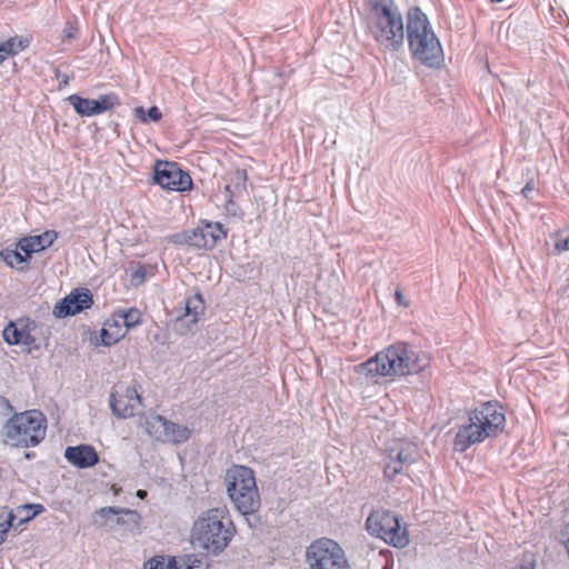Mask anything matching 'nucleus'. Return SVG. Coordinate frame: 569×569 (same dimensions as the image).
Returning <instances> with one entry per match:
<instances>
[{"label": "nucleus", "instance_id": "f257e3e1", "mask_svg": "<svg viewBox=\"0 0 569 569\" xmlns=\"http://www.w3.org/2000/svg\"><path fill=\"white\" fill-rule=\"evenodd\" d=\"M368 34L385 51L405 48L406 21L396 0H363Z\"/></svg>", "mask_w": 569, "mask_h": 569}, {"label": "nucleus", "instance_id": "f03ea898", "mask_svg": "<svg viewBox=\"0 0 569 569\" xmlns=\"http://www.w3.org/2000/svg\"><path fill=\"white\" fill-rule=\"evenodd\" d=\"M406 40L413 61L429 69H440L445 62L441 42L428 16L420 7L409 8L406 16Z\"/></svg>", "mask_w": 569, "mask_h": 569}, {"label": "nucleus", "instance_id": "7ed1b4c3", "mask_svg": "<svg viewBox=\"0 0 569 569\" xmlns=\"http://www.w3.org/2000/svg\"><path fill=\"white\" fill-rule=\"evenodd\" d=\"M227 495L236 510L252 530H260L262 522L257 515L261 507L254 471L246 466H233L226 473Z\"/></svg>", "mask_w": 569, "mask_h": 569}, {"label": "nucleus", "instance_id": "20e7f679", "mask_svg": "<svg viewBox=\"0 0 569 569\" xmlns=\"http://www.w3.org/2000/svg\"><path fill=\"white\" fill-rule=\"evenodd\" d=\"M234 535L236 527L229 512L222 508H211L193 522L191 542L208 555L219 556Z\"/></svg>", "mask_w": 569, "mask_h": 569}, {"label": "nucleus", "instance_id": "39448f33", "mask_svg": "<svg viewBox=\"0 0 569 569\" xmlns=\"http://www.w3.org/2000/svg\"><path fill=\"white\" fill-rule=\"evenodd\" d=\"M47 433V418L40 410L13 413L3 425V442L16 448L38 446Z\"/></svg>", "mask_w": 569, "mask_h": 569}, {"label": "nucleus", "instance_id": "423d86ee", "mask_svg": "<svg viewBox=\"0 0 569 569\" xmlns=\"http://www.w3.org/2000/svg\"><path fill=\"white\" fill-rule=\"evenodd\" d=\"M367 531L387 543L403 548L409 543L408 531L401 528L399 517L389 510H376L370 512L366 520Z\"/></svg>", "mask_w": 569, "mask_h": 569}, {"label": "nucleus", "instance_id": "0eeeda50", "mask_svg": "<svg viewBox=\"0 0 569 569\" xmlns=\"http://www.w3.org/2000/svg\"><path fill=\"white\" fill-rule=\"evenodd\" d=\"M309 569H351L342 547L330 538H320L306 549Z\"/></svg>", "mask_w": 569, "mask_h": 569}, {"label": "nucleus", "instance_id": "6e6552de", "mask_svg": "<svg viewBox=\"0 0 569 569\" xmlns=\"http://www.w3.org/2000/svg\"><path fill=\"white\" fill-rule=\"evenodd\" d=\"M399 378L418 376L422 382L431 378L430 353L406 341H397Z\"/></svg>", "mask_w": 569, "mask_h": 569}, {"label": "nucleus", "instance_id": "1a4fd4ad", "mask_svg": "<svg viewBox=\"0 0 569 569\" xmlns=\"http://www.w3.org/2000/svg\"><path fill=\"white\" fill-rule=\"evenodd\" d=\"M396 342L383 348L373 357L357 366V372L367 378L385 377L395 380L399 378Z\"/></svg>", "mask_w": 569, "mask_h": 569}, {"label": "nucleus", "instance_id": "9d476101", "mask_svg": "<svg viewBox=\"0 0 569 569\" xmlns=\"http://www.w3.org/2000/svg\"><path fill=\"white\" fill-rule=\"evenodd\" d=\"M153 183L163 189L183 192L191 190L192 179L179 163L168 160H157L152 169Z\"/></svg>", "mask_w": 569, "mask_h": 569}, {"label": "nucleus", "instance_id": "9b49d317", "mask_svg": "<svg viewBox=\"0 0 569 569\" xmlns=\"http://www.w3.org/2000/svg\"><path fill=\"white\" fill-rule=\"evenodd\" d=\"M473 418L480 426V432L486 439H493L501 435L507 425L503 406L497 400L480 403L472 409Z\"/></svg>", "mask_w": 569, "mask_h": 569}, {"label": "nucleus", "instance_id": "f8f14e48", "mask_svg": "<svg viewBox=\"0 0 569 569\" xmlns=\"http://www.w3.org/2000/svg\"><path fill=\"white\" fill-rule=\"evenodd\" d=\"M66 100L72 106L78 116L87 118L102 114L121 104L119 96L114 92L100 94L97 99H89L73 93L67 97Z\"/></svg>", "mask_w": 569, "mask_h": 569}, {"label": "nucleus", "instance_id": "ddd939ff", "mask_svg": "<svg viewBox=\"0 0 569 569\" xmlns=\"http://www.w3.org/2000/svg\"><path fill=\"white\" fill-rule=\"evenodd\" d=\"M141 405V396L134 387L117 385L109 395V406L112 415L119 419L134 416L136 408Z\"/></svg>", "mask_w": 569, "mask_h": 569}, {"label": "nucleus", "instance_id": "4468645a", "mask_svg": "<svg viewBox=\"0 0 569 569\" xmlns=\"http://www.w3.org/2000/svg\"><path fill=\"white\" fill-rule=\"evenodd\" d=\"M92 305V292L88 288L80 287L59 300L53 307L52 315L58 319H63L81 313L90 309Z\"/></svg>", "mask_w": 569, "mask_h": 569}, {"label": "nucleus", "instance_id": "2eb2a0df", "mask_svg": "<svg viewBox=\"0 0 569 569\" xmlns=\"http://www.w3.org/2000/svg\"><path fill=\"white\" fill-rule=\"evenodd\" d=\"M457 431L453 438V448L458 452H465L475 445L481 443L486 440L480 426L473 418V411L468 412V417L457 425Z\"/></svg>", "mask_w": 569, "mask_h": 569}, {"label": "nucleus", "instance_id": "dca6fc26", "mask_svg": "<svg viewBox=\"0 0 569 569\" xmlns=\"http://www.w3.org/2000/svg\"><path fill=\"white\" fill-rule=\"evenodd\" d=\"M193 247L198 249H212L219 240L227 237V230L220 222L203 221L201 226L192 229Z\"/></svg>", "mask_w": 569, "mask_h": 569}, {"label": "nucleus", "instance_id": "f3484780", "mask_svg": "<svg viewBox=\"0 0 569 569\" xmlns=\"http://www.w3.org/2000/svg\"><path fill=\"white\" fill-rule=\"evenodd\" d=\"M31 325L34 327V322L28 319L26 323L19 328L16 321L10 320L2 330L4 342L9 346H27L31 351L36 342V338L30 332ZM33 349H37V346H34Z\"/></svg>", "mask_w": 569, "mask_h": 569}, {"label": "nucleus", "instance_id": "a211bd4d", "mask_svg": "<svg viewBox=\"0 0 569 569\" xmlns=\"http://www.w3.org/2000/svg\"><path fill=\"white\" fill-rule=\"evenodd\" d=\"M66 460L78 469L94 467L99 462V455L91 445L81 443L68 446L64 450Z\"/></svg>", "mask_w": 569, "mask_h": 569}, {"label": "nucleus", "instance_id": "6ab92c4d", "mask_svg": "<svg viewBox=\"0 0 569 569\" xmlns=\"http://www.w3.org/2000/svg\"><path fill=\"white\" fill-rule=\"evenodd\" d=\"M97 516L104 520L116 517V523L128 530H134L139 527L141 516L137 510L121 507H103L96 511Z\"/></svg>", "mask_w": 569, "mask_h": 569}, {"label": "nucleus", "instance_id": "aec40b11", "mask_svg": "<svg viewBox=\"0 0 569 569\" xmlns=\"http://www.w3.org/2000/svg\"><path fill=\"white\" fill-rule=\"evenodd\" d=\"M58 238L56 230H47L40 234L26 236L18 240V248L32 258L34 252L49 248Z\"/></svg>", "mask_w": 569, "mask_h": 569}, {"label": "nucleus", "instance_id": "412c9836", "mask_svg": "<svg viewBox=\"0 0 569 569\" xmlns=\"http://www.w3.org/2000/svg\"><path fill=\"white\" fill-rule=\"evenodd\" d=\"M126 336V330L120 328L117 319L112 315L109 319H107L99 331V339H97L96 345L103 347H111L120 341Z\"/></svg>", "mask_w": 569, "mask_h": 569}, {"label": "nucleus", "instance_id": "4be33fe9", "mask_svg": "<svg viewBox=\"0 0 569 569\" xmlns=\"http://www.w3.org/2000/svg\"><path fill=\"white\" fill-rule=\"evenodd\" d=\"M204 300L201 293L197 292L184 301V312L177 318L178 321L194 325L199 320V316L204 311Z\"/></svg>", "mask_w": 569, "mask_h": 569}, {"label": "nucleus", "instance_id": "5701e85b", "mask_svg": "<svg viewBox=\"0 0 569 569\" xmlns=\"http://www.w3.org/2000/svg\"><path fill=\"white\" fill-rule=\"evenodd\" d=\"M190 437L191 430L187 426L179 425L166 419L164 428H162L161 442L180 445L187 442Z\"/></svg>", "mask_w": 569, "mask_h": 569}, {"label": "nucleus", "instance_id": "b1692460", "mask_svg": "<svg viewBox=\"0 0 569 569\" xmlns=\"http://www.w3.org/2000/svg\"><path fill=\"white\" fill-rule=\"evenodd\" d=\"M248 173L246 169H236L229 176V182L224 187L226 197H242L247 192Z\"/></svg>", "mask_w": 569, "mask_h": 569}, {"label": "nucleus", "instance_id": "393cba45", "mask_svg": "<svg viewBox=\"0 0 569 569\" xmlns=\"http://www.w3.org/2000/svg\"><path fill=\"white\" fill-rule=\"evenodd\" d=\"M166 418L156 412H149L143 417L141 422L144 431L154 440L161 441L162 439V428H164Z\"/></svg>", "mask_w": 569, "mask_h": 569}, {"label": "nucleus", "instance_id": "a878e982", "mask_svg": "<svg viewBox=\"0 0 569 569\" xmlns=\"http://www.w3.org/2000/svg\"><path fill=\"white\" fill-rule=\"evenodd\" d=\"M112 315L126 332L141 322V312L137 308L118 309Z\"/></svg>", "mask_w": 569, "mask_h": 569}, {"label": "nucleus", "instance_id": "bb28decb", "mask_svg": "<svg viewBox=\"0 0 569 569\" xmlns=\"http://www.w3.org/2000/svg\"><path fill=\"white\" fill-rule=\"evenodd\" d=\"M0 258L1 260L9 267H18L22 263H28L31 259L29 254L26 252H22L20 248H18V242L16 243L14 248H3L0 251Z\"/></svg>", "mask_w": 569, "mask_h": 569}, {"label": "nucleus", "instance_id": "cd10ccee", "mask_svg": "<svg viewBox=\"0 0 569 569\" xmlns=\"http://www.w3.org/2000/svg\"><path fill=\"white\" fill-rule=\"evenodd\" d=\"M388 453L402 463L406 469L416 463L419 456L417 450L410 446L391 448Z\"/></svg>", "mask_w": 569, "mask_h": 569}, {"label": "nucleus", "instance_id": "c85d7f7f", "mask_svg": "<svg viewBox=\"0 0 569 569\" xmlns=\"http://www.w3.org/2000/svg\"><path fill=\"white\" fill-rule=\"evenodd\" d=\"M383 477L387 481H392L396 476L405 472L407 469L402 463L397 461L391 455L387 452L383 458Z\"/></svg>", "mask_w": 569, "mask_h": 569}, {"label": "nucleus", "instance_id": "c756f323", "mask_svg": "<svg viewBox=\"0 0 569 569\" xmlns=\"http://www.w3.org/2000/svg\"><path fill=\"white\" fill-rule=\"evenodd\" d=\"M133 113L142 123L158 122L162 118V113L157 106H152L147 110L143 107H136Z\"/></svg>", "mask_w": 569, "mask_h": 569}, {"label": "nucleus", "instance_id": "7c9ffc66", "mask_svg": "<svg viewBox=\"0 0 569 569\" xmlns=\"http://www.w3.org/2000/svg\"><path fill=\"white\" fill-rule=\"evenodd\" d=\"M6 46L8 47V50L11 54V57H14L19 54L21 51L26 50L30 43L31 38L30 37H11L8 40L4 41Z\"/></svg>", "mask_w": 569, "mask_h": 569}, {"label": "nucleus", "instance_id": "2f4dec72", "mask_svg": "<svg viewBox=\"0 0 569 569\" xmlns=\"http://www.w3.org/2000/svg\"><path fill=\"white\" fill-rule=\"evenodd\" d=\"M17 519V516L13 510H9L7 513H0V546L4 542L7 535L11 527H13V522Z\"/></svg>", "mask_w": 569, "mask_h": 569}, {"label": "nucleus", "instance_id": "473e14b6", "mask_svg": "<svg viewBox=\"0 0 569 569\" xmlns=\"http://www.w3.org/2000/svg\"><path fill=\"white\" fill-rule=\"evenodd\" d=\"M191 230H184L181 232H177L170 237V242L174 244H188L193 247V237L191 234Z\"/></svg>", "mask_w": 569, "mask_h": 569}, {"label": "nucleus", "instance_id": "72a5a7b5", "mask_svg": "<svg viewBox=\"0 0 569 569\" xmlns=\"http://www.w3.org/2000/svg\"><path fill=\"white\" fill-rule=\"evenodd\" d=\"M236 198L237 197H226L224 209L228 214H230L232 217H237L239 219H242L243 211L240 209V207L234 201Z\"/></svg>", "mask_w": 569, "mask_h": 569}, {"label": "nucleus", "instance_id": "f704fd0d", "mask_svg": "<svg viewBox=\"0 0 569 569\" xmlns=\"http://www.w3.org/2000/svg\"><path fill=\"white\" fill-rule=\"evenodd\" d=\"M146 268L143 266H139L136 270H133L130 274L131 286L139 287L146 280Z\"/></svg>", "mask_w": 569, "mask_h": 569}, {"label": "nucleus", "instance_id": "c9c22d12", "mask_svg": "<svg viewBox=\"0 0 569 569\" xmlns=\"http://www.w3.org/2000/svg\"><path fill=\"white\" fill-rule=\"evenodd\" d=\"M18 509H23V510L30 511L31 513H29V516L31 517V519H34L37 516H39L46 511V508L43 505L34 503V502L21 505V506H19Z\"/></svg>", "mask_w": 569, "mask_h": 569}, {"label": "nucleus", "instance_id": "e433bc0d", "mask_svg": "<svg viewBox=\"0 0 569 569\" xmlns=\"http://www.w3.org/2000/svg\"><path fill=\"white\" fill-rule=\"evenodd\" d=\"M164 560V556H153L144 563V569H166Z\"/></svg>", "mask_w": 569, "mask_h": 569}, {"label": "nucleus", "instance_id": "4c0bfd02", "mask_svg": "<svg viewBox=\"0 0 569 569\" xmlns=\"http://www.w3.org/2000/svg\"><path fill=\"white\" fill-rule=\"evenodd\" d=\"M63 40H74L78 37V28L70 21H68L62 30Z\"/></svg>", "mask_w": 569, "mask_h": 569}, {"label": "nucleus", "instance_id": "58836bf2", "mask_svg": "<svg viewBox=\"0 0 569 569\" xmlns=\"http://www.w3.org/2000/svg\"><path fill=\"white\" fill-rule=\"evenodd\" d=\"M12 411L13 407L10 401L6 397L0 396V417H7Z\"/></svg>", "mask_w": 569, "mask_h": 569}, {"label": "nucleus", "instance_id": "ea45409f", "mask_svg": "<svg viewBox=\"0 0 569 569\" xmlns=\"http://www.w3.org/2000/svg\"><path fill=\"white\" fill-rule=\"evenodd\" d=\"M183 566H182V569H186V567L188 566H194V569L199 568V565H200V560L197 559V557L194 555H187L183 560Z\"/></svg>", "mask_w": 569, "mask_h": 569}, {"label": "nucleus", "instance_id": "a19ab883", "mask_svg": "<svg viewBox=\"0 0 569 569\" xmlns=\"http://www.w3.org/2000/svg\"><path fill=\"white\" fill-rule=\"evenodd\" d=\"M56 78L60 81L59 88L68 86L71 79L69 74L60 72L59 69L56 70Z\"/></svg>", "mask_w": 569, "mask_h": 569}, {"label": "nucleus", "instance_id": "79ce46f5", "mask_svg": "<svg viewBox=\"0 0 569 569\" xmlns=\"http://www.w3.org/2000/svg\"><path fill=\"white\" fill-rule=\"evenodd\" d=\"M535 190V184H533V180H529L525 187L521 189V194L526 198V199H531V193L532 191Z\"/></svg>", "mask_w": 569, "mask_h": 569}, {"label": "nucleus", "instance_id": "37998d69", "mask_svg": "<svg viewBox=\"0 0 569 569\" xmlns=\"http://www.w3.org/2000/svg\"><path fill=\"white\" fill-rule=\"evenodd\" d=\"M8 57H11V54H10V52L8 50V47L6 46V42L2 41V42H0V64L3 63V61Z\"/></svg>", "mask_w": 569, "mask_h": 569}, {"label": "nucleus", "instance_id": "c03bdc74", "mask_svg": "<svg viewBox=\"0 0 569 569\" xmlns=\"http://www.w3.org/2000/svg\"><path fill=\"white\" fill-rule=\"evenodd\" d=\"M395 299L399 306L407 307L408 302L405 299V296L402 295L400 289H397L395 292Z\"/></svg>", "mask_w": 569, "mask_h": 569}, {"label": "nucleus", "instance_id": "a18cd8bd", "mask_svg": "<svg viewBox=\"0 0 569 569\" xmlns=\"http://www.w3.org/2000/svg\"><path fill=\"white\" fill-rule=\"evenodd\" d=\"M515 569H535V563L531 562V561L522 562L518 567H516Z\"/></svg>", "mask_w": 569, "mask_h": 569}, {"label": "nucleus", "instance_id": "49530a36", "mask_svg": "<svg viewBox=\"0 0 569 569\" xmlns=\"http://www.w3.org/2000/svg\"><path fill=\"white\" fill-rule=\"evenodd\" d=\"M566 540H565V547H566V550H567V553H568V557H569V525L566 527Z\"/></svg>", "mask_w": 569, "mask_h": 569}, {"label": "nucleus", "instance_id": "de8ad7c7", "mask_svg": "<svg viewBox=\"0 0 569 569\" xmlns=\"http://www.w3.org/2000/svg\"><path fill=\"white\" fill-rule=\"evenodd\" d=\"M31 520H32V519H31V517H30L29 515H27L24 518H21V519L19 520V523H18V525H20V526H21V525H24V523H27V522H29V521H31Z\"/></svg>", "mask_w": 569, "mask_h": 569}, {"label": "nucleus", "instance_id": "09e8293b", "mask_svg": "<svg viewBox=\"0 0 569 569\" xmlns=\"http://www.w3.org/2000/svg\"><path fill=\"white\" fill-rule=\"evenodd\" d=\"M146 496H147V491L146 490H138L137 491V497L138 498L143 499Z\"/></svg>", "mask_w": 569, "mask_h": 569}, {"label": "nucleus", "instance_id": "8fccbe9b", "mask_svg": "<svg viewBox=\"0 0 569 569\" xmlns=\"http://www.w3.org/2000/svg\"><path fill=\"white\" fill-rule=\"evenodd\" d=\"M34 456H36V453H34V452H31V451H29V452H26V453H24V458H26V459H29V460H30V459H32V458H34Z\"/></svg>", "mask_w": 569, "mask_h": 569}, {"label": "nucleus", "instance_id": "3c124183", "mask_svg": "<svg viewBox=\"0 0 569 569\" xmlns=\"http://www.w3.org/2000/svg\"><path fill=\"white\" fill-rule=\"evenodd\" d=\"M490 1L493 3H499V2H502L503 0H490Z\"/></svg>", "mask_w": 569, "mask_h": 569}]
</instances>
